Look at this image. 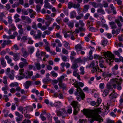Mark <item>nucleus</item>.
<instances>
[{
  "label": "nucleus",
  "instance_id": "58",
  "mask_svg": "<svg viewBox=\"0 0 123 123\" xmlns=\"http://www.w3.org/2000/svg\"><path fill=\"white\" fill-rule=\"evenodd\" d=\"M73 3L72 2H70L68 3V7L69 9H71L72 7H73Z\"/></svg>",
  "mask_w": 123,
  "mask_h": 123
},
{
  "label": "nucleus",
  "instance_id": "38",
  "mask_svg": "<svg viewBox=\"0 0 123 123\" xmlns=\"http://www.w3.org/2000/svg\"><path fill=\"white\" fill-rule=\"evenodd\" d=\"M40 75L38 74H37L35 76H33L31 78L33 80H35L37 78L39 77Z\"/></svg>",
  "mask_w": 123,
  "mask_h": 123
},
{
  "label": "nucleus",
  "instance_id": "50",
  "mask_svg": "<svg viewBox=\"0 0 123 123\" xmlns=\"http://www.w3.org/2000/svg\"><path fill=\"white\" fill-rule=\"evenodd\" d=\"M31 123V121L30 120L25 119L21 123Z\"/></svg>",
  "mask_w": 123,
  "mask_h": 123
},
{
  "label": "nucleus",
  "instance_id": "25",
  "mask_svg": "<svg viewBox=\"0 0 123 123\" xmlns=\"http://www.w3.org/2000/svg\"><path fill=\"white\" fill-rule=\"evenodd\" d=\"M34 47L32 46L29 47L28 49L29 53L30 54H32L34 51Z\"/></svg>",
  "mask_w": 123,
  "mask_h": 123
},
{
  "label": "nucleus",
  "instance_id": "52",
  "mask_svg": "<svg viewBox=\"0 0 123 123\" xmlns=\"http://www.w3.org/2000/svg\"><path fill=\"white\" fill-rule=\"evenodd\" d=\"M62 52L65 54H67L68 53V52L67 50L64 48H63L62 50Z\"/></svg>",
  "mask_w": 123,
  "mask_h": 123
},
{
  "label": "nucleus",
  "instance_id": "40",
  "mask_svg": "<svg viewBox=\"0 0 123 123\" xmlns=\"http://www.w3.org/2000/svg\"><path fill=\"white\" fill-rule=\"evenodd\" d=\"M84 70V68L83 67H81L80 68V74H84L85 73Z\"/></svg>",
  "mask_w": 123,
  "mask_h": 123
},
{
  "label": "nucleus",
  "instance_id": "6",
  "mask_svg": "<svg viewBox=\"0 0 123 123\" xmlns=\"http://www.w3.org/2000/svg\"><path fill=\"white\" fill-rule=\"evenodd\" d=\"M57 115L58 116H62V118H64L67 116V114L65 110L63 109L62 111H60L57 112Z\"/></svg>",
  "mask_w": 123,
  "mask_h": 123
},
{
  "label": "nucleus",
  "instance_id": "16",
  "mask_svg": "<svg viewBox=\"0 0 123 123\" xmlns=\"http://www.w3.org/2000/svg\"><path fill=\"white\" fill-rule=\"evenodd\" d=\"M117 94L115 93L114 91H113L109 95V98L111 99H113L116 98Z\"/></svg>",
  "mask_w": 123,
  "mask_h": 123
},
{
  "label": "nucleus",
  "instance_id": "1",
  "mask_svg": "<svg viewBox=\"0 0 123 123\" xmlns=\"http://www.w3.org/2000/svg\"><path fill=\"white\" fill-rule=\"evenodd\" d=\"M101 111L100 109H98L93 110H89L84 109L83 110V114L88 118H92L90 121V123H93L94 120L99 121V123L101 122V120L103 121V119H101V117L99 115V114L100 113Z\"/></svg>",
  "mask_w": 123,
  "mask_h": 123
},
{
  "label": "nucleus",
  "instance_id": "64",
  "mask_svg": "<svg viewBox=\"0 0 123 123\" xmlns=\"http://www.w3.org/2000/svg\"><path fill=\"white\" fill-rule=\"evenodd\" d=\"M116 22L118 26L119 27H121L122 26L119 20L117 19L116 20Z\"/></svg>",
  "mask_w": 123,
  "mask_h": 123
},
{
  "label": "nucleus",
  "instance_id": "54",
  "mask_svg": "<svg viewBox=\"0 0 123 123\" xmlns=\"http://www.w3.org/2000/svg\"><path fill=\"white\" fill-rule=\"evenodd\" d=\"M101 99L100 98H98L97 99V101L96 102L97 106H98L101 103Z\"/></svg>",
  "mask_w": 123,
  "mask_h": 123
},
{
  "label": "nucleus",
  "instance_id": "49",
  "mask_svg": "<svg viewBox=\"0 0 123 123\" xmlns=\"http://www.w3.org/2000/svg\"><path fill=\"white\" fill-rule=\"evenodd\" d=\"M97 11L98 13H101L102 14H104L105 13V12H104V10L102 9H98L97 10Z\"/></svg>",
  "mask_w": 123,
  "mask_h": 123
},
{
  "label": "nucleus",
  "instance_id": "56",
  "mask_svg": "<svg viewBox=\"0 0 123 123\" xmlns=\"http://www.w3.org/2000/svg\"><path fill=\"white\" fill-rule=\"evenodd\" d=\"M89 9V6L85 5L84 6L83 10L84 11H87Z\"/></svg>",
  "mask_w": 123,
  "mask_h": 123
},
{
  "label": "nucleus",
  "instance_id": "14",
  "mask_svg": "<svg viewBox=\"0 0 123 123\" xmlns=\"http://www.w3.org/2000/svg\"><path fill=\"white\" fill-rule=\"evenodd\" d=\"M28 108H29V107H23L22 106H20L18 108V109L19 111L22 112V114H23L24 112V111H25Z\"/></svg>",
  "mask_w": 123,
  "mask_h": 123
},
{
  "label": "nucleus",
  "instance_id": "13",
  "mask_svg": "<svg viewBox=\"0 0 123 123\" xmlns=\"http://www.w3.org/2000/svg\"><path fill=\"white\" fill-rule=\"evenodd\" d=\"M75 49H76L77 53L78 54V52L82 49V47L80 44H79L75 46Z\"/></svg>",
  "mask_w": 123,
  "mask_h": 123
},
{
  "label": "nucleus",
  "instance_id": "62",
  "mask_svg": "<svg viewBox=\"0 0 123 123\" xmlns=\"http://www.w3.org/2000/svg\"><path fill=\"white\" fill-rule=\"evenodd\" d=\"M54 119L56 123H60V120H58V118L57 117H55Z\"/></svg>",
  "mask_w": 123,
  "mask_h": 123
},
{
  "label": "nucleus",
  "instance_id": "36",
  "mask_svg": "<svg viewBox=\"0 0 123 123\" xmlns=\"http://www.w3.org/2000/svg\"><path fill=\"white\" fill-rule=\"evenodd\" d=\"M64 46L67 49H68L69 47V44L66 41H64L63 42Z\"/></svg>",
  "mask_w": 123,
  "mask_h": 123
},
{
  "label": "nucleus",
  "instance_id": "21",
  "mask_svg": "<svg viewBox=\"0 0 123 123\" xmlns=\"http://www.w3.org/2000/svg\"><path fill=\"white\" fill-rule=\"evenodd\" d=\"M19 86L18 83L16 82L12 83L9 86L11 88H12L14 87H16Z\"/></svg>",
  "mask_w": 123,
  "mask_h": 123
},
{
  "label": "nucleus",
  "instance_id": "2",
  "mask_svg": "<svg viewBox=\"0 0 123 123\" xmlns=\"http://www.w3.org/2000/svg\"><path fill=\"white\" fill-rule=\"evenodd\" d=\"M72 84L77 88L76 91L75 93V95L78 96H80L82 99H83V98L85 97V94L80 87H82L84 86V84L81 82L76 83L74 84V83L72 82Z\"/></svg>",
  "mask_w": 123,
  "mask_h": 123
},
{
  "label": "nucleus",
  "instance_id": "28",
  "mask_svg": "<svg viewBox=\"0 0 123 123\" xmlns=\"http://www.w3.org/2000/svg\"><path fill=\"white\" fill-rule=\"evenodd\" d=\"M18 53H15V54L13 56L14 57V58H13V59L14 61H16L19 59V58L18 57Z\"/></svg>",
  "mask_w": 123,
  "mask_h": 123
},
{
  "label": "nucleus",
  "instance_id": "7",
  "mask_svg": "<svg viewBox=\"0 0 123 123\" xmlns=\"http://www.w3.org/2000/svg\"><path fill=\"white\" fill-rule=\"evenodd\" d=\"M5 59L7 60V63L10 64V66L12 67L14 65V63L12 62V59L9 56L6 55L5 56Z\"/></svg>",
  "mask_w": 123,
  "mask_h": 123
},
{
  "label": "nucleus",
  "instance_id": "3",
  "mask_svg": "<svg viewBox=\"0 0 123 123\" xmlns=\"http://www.w3.org/2000/svg\"><path fill=\"white\" fill-rule=\"evenodd\" d=\"M103 55L106 58V62L109 63V65H110L112 62H113V60L114 59L115 62H120L119 59L115 58L114 55L109 51L103 52Z\"/></svg>",
  "mask_w": 123,
  "mask_h": 123
},
{
  "label": "nucleus",
  "instance_id": "33",
  "mask_svg": "<svg viewBox=\"0 0 123 123\" xmlns=\"http://www.w3.org/2000/svg\"><path fill=\"white\" fill-rule=\"evenodd\" d=\"M110 24L111 25L112 28H116L117 26L114 22H111L110 23Z\"/></svg>",
  "mask_w": 123,
  "mask_h": 123
},
{
  "label": "nucleus",
  "instance_id": "4",
  "mask_svg": "<svg viewBox=\"0 0 123 123\" xmlns=\"http://www.w3.org/2000/svg\"><path fill=\"white\" fill-rule=\"evenodd\" d=\"M122 80V79L118 80L117 79H113L111 80V82L114 88H115L117 87V89L120 90L122 89L121 85Z\"/></svg>",
  "mask_w": 123,
  "mask_h": 123
},
{
  "label": "nucleus",
  "instance_id": "46",
  "mask_svg": "<svg viewBox=\"0 0 123 123\" xmlns=\"http://www.w3.org/2000/svg\"><path fill=\"white\" fill-rule=\"evenodd\" d=\"M61 102L60 101L55 102L54 104V106L55 107L59 106L61 104Z\"/></svg>",
  "mask_w": 123,
  "mask_h": 123
},
{
  "label": "nucleus",
  "instance_id": "42",
  "mask_svg": "<svg viewBox=\"0 0 123 123\" xmlns=\"http://www.w3.org/2000/svg\"><path fill=\"white\" fill-rule=\"evenodd\" d=\"M26 75H28L29 77H31L32 76L33 74V73L32 71L29 72L26 71Z\"/></svg>",
  "mask_w": 123,
  "mask_h": 123
},
{
  "label": "nucleus",
  "instance_id": "44",
  "mask_svg": "<svg viewBox=\"0 0 123 123\" xmlns=\"http://www.w3.org/2000/svg\"><path fill=\"white\" fill-rule=\"evenodd\" d=\"M61 70L63 72L64 71V68L65 66V63H64L62 62L61 63Z\"/></svg>",
  "mask_w": 123,
  "mask_h": 123
},
{
  "label": "nucleus",
  "instance_id": "45",
  "mask_svg": "<svg viewBox=\"0 0 123 123\" xmlns=\"http://www.w3.org/2000/svg\"><path fill=\"white\" fill-rule=\"evenodd\" d=\"M35 66L37 69V70H40L41 69V66L40 64L36 63L35 64Z\"/></svg>",
  "mask_w": 123,
  "mask_h": 123
},
{
  "label": "nucleus",
  "instance_id": "10",
  "mask_svg": "<svg viewBox=\"0 0 123 123\" xmlns=\"http://www.w3.org/2000/svg\"><path fill=\"white\" fill-rule=\"evenodd\" d=\"M0 63L2 67H5L6 66V63L3 57H1L0 58Z\"/></svg>",
  "mask_w": 123,
  "mask_h": 123
},
{
  "label": "nucleus",
  "instance_id": "27",
  "mask_svg": "<svg viewBox=\"0 0 123 123\" xmlns=\"http://www.w3.org/2000/svg\"><path fill=\"white\" fill-rule=\"evenodd\" d=\"M118 69V65L117 64H116L115 65L114 67H113L112 69V70L113 72V73L115 74V73L114 72H116V71H115V70H117Z\"/></svg>",
  "mask_w": 123,
  "mask_h": 123
},
{
  "label": "nucleus",
  "instance_id": "41",
  "mask_svg": "<svg viewBox=\"0 0 123 123\" xmlns=\"http://www.w3.org/2000/svg\"><path fill=\"white\" fill-rule=\"evenodd\" d=\"M41 34H38L36 35H34V37L36 39H37L40 38L41 36Z\"/></svg>",
  "mask_w": 123,
  "mask_h": 123
},
{
  "label": "nucleus",
  "instance_id": "35",
  "mask_svg": "<svg viewBox=\"0 0 123 123\" xmlns=\"http://www.w3.org/2000/svg\"><path fill=\"white\" fill-rule=\"evenodd\" d=\"M3 112L4 114V117H7L9 112V111L5 109L3 110Z\"/></svg>",
  "mask_w": 123,
  "mask_h": 123
},
{
  "label": "nucleus",
  "instance_id": "9",
  "mask_svg": "<svg viewBox=\"0 0 123 123\" xmlns=\"http://www.w3.org/2000/svg\"><path fill=\"white\" fill-rule=\"evenodd\" d=\"M48 1L49 0H45L44 7L46 8L51 9L52 7V6L50 5V4L48 2Z\"/></svg>",
  "mask_w": 123,
  "mask_h": 123
},
{
  "label": "nucleus",
  "instance_id": "59",
  "mask_svg": "<svg viewBox=\"0 0 123 123\" xmlns=\"http://www.w3.org/2000/svg\"><path fill=\"white\" fill-rule=\"evenodd\" d=\"M4 98L5 101L6 102H7L9 100V98L7 95H4Z\"/></svg>",
  "mask_w": 123,
  "mask_h": 123
},
{
  "label": "nucleus",
  "instance_id": "29",
  "mask_svg": "<svg viewBox=\"0 0 123 123\" xmlns=\"http://www.w3.org/2000/svg\"><path fill=\"white\" fill-rule=\"evenodd\" d=\"M73 75L74 76L76 77L79 80H81L80 75L78 74H77L76 72L75 71L73 72Z\"/></svg>",
  "mask_w": 123,
  "mask_h": 123
},
{
  "label": "nucleus",
  "instance_id": "8",
  "mask_svg": "<svg viewBox=\"0 0 123 123\" xmlns=\"http://www.w3.org/2000/svg\"><path fill=\"white\" fill-rule=\"evenodd\" d=\"M21 51L22 56L25 58L27 57L29 55V53L28 52L26 49L23 48H22Z\"/></svg>",
  "mask_w": 123,
  "mask_h": 123
},
{
  "label": "nucleus",
  "instance_id": "30",
  "mask_svg": "<svg viewBox=\"0 0 123 123\" xmlns=\"http://www.w3.org/2000/svg\"><path fill=\"white\" fill-rule=\"evenodd\" d=\"M3 81H2L5 85H6L7 84V77L6 76H4L3 78Z\"/></svg>",
  "mask_w": 123,
  "mask_h": 123
},
{
  "label": "nucleus",
  "instance_id": "51",
  "mask_svg": "<svg viewBox=\"0 0 123 123\" xmlns=\"http://www.w3.org/2000/svg\"><path fill=\"white\" fill-rule=\"evenodd\" d=\"M52 76L54 77H56L58 75L57 74L55 73L54 71H52L51 73Z\"/></svg>",
  "mask_w": 123,
  "mask_h": 123
},
{
  "label": "nucleus",
  "instance_id": "37",
  "mask_svg": "<svg viewBox=\"0 0 123 123\" xmlns=\"http://www.w3.org/2000/svg\"><path fill=\"white\" fill-rule=\"evenodd\" d=\"M23 115H20L19 116L17 117L16 120L17 122H18L21 121L22 120V119L23 118Z\"/></svg>",
  "mask_w": 123,
  "mask_h": 123
},
{
  "label": "nucleus",
  "instance_id": "63",
  "mask_svg": "<svg viewBox=\"0 0 123 123\" xmlns=\"http://www.w3.org/2000/svg\"><path fill=\"white\" fill-rule=\"evenodd\" d=\"M80 5L79 4H73V7L74 8H78L80 7Z\"/></svg>",
  "mask_w": 123,
  "mask_h": 123
},
{
  "label": "nucleus",
  "instance_id": "12",
  "mask_svg": "<svg viewBox=\"0 0 123 123\" xmlns=\"http://www.w3.org/2000/svg\"><path fill=\"white\" fill-rule=\"evenodd\" d=\"M32 81H26L25 84V87L26 89L29 88V87L32 84Z\"/></svg>",
  "mask_w": 123,
  "mask_h": 123
},
{
  "label": "nucleus",
  "instance_id": "20",
  "mask_svg": "<svg viewBox=\"0 0 123 123\" xmlns=\"http://www.w3.org/2000/svg\"><path fill=\"white\" fill-rule=\"evenodd\" d=\"M68 33H69L70 34H68V36L70 37L71 39L72 40H74L75 39L74 35L72 32L68 31Z\"/></svg>",
  "mask_w": 123,
  "mask_h": 123
},
{
  "label": "nucleus",
  "instance_id": "17",
  "mask_svg": "<svg viewBox=\"0 0 123 123\" xmlns=\"http://www.w3.org/2000/svg\"><path fill=\"white\" fill-rule=\"evenodd\" d=\"M19 74L20 75L24 76L26 75V71H25L23 69H20L19 70Z\"/></svg>",
  "mask_w": 123,
  "mask_h": 123
},
{
  "label": "nucleus",
  "instance_id": "5",
  "mask_svg": "<svg viewBox=\"0 0 123 123\" xmlns=\"http://www.w3.org/2000/svg\"><path fill=\"white\" fill-rule=\"evenodd\" d=\"M20 60L22 62H20L19 63V66L20 68H23V67L26 66L29 64L26 59L22 57L20 58Z\"/></svg>",
  "mask_w": 123,
  "mask_h": 123
},
{
  "label": "nucleus",
  "instance_id": "15",
  "mask_svg": "<svg viewBox=\"0 0 123 123\" xmlns=\"http://www.w3.org/2000/svg\"><path fill=\"white\" fill-rule=\"evenodd\" d=\"M91 5L94 7L96 8L99 6L101 7H103V6L101 3H97L95 2L92 3Z\"/></svg>",
  "mask_w": 123,
  "mask_h": 123
},
{
  "label": "nucleus",
  "instance_id": "55",
  "mask_svg": "<svg viewBox=\"0 0 123 123\" xmlns=\"http://www.w3.org/2000/svg\"><path fill=\"white\" fill-rule=\"evenodd\" d=\"M38 21L39 22H42V23L44 24L45 22V20L43 19H42L41 18H38L37 19Z\"/></svg>",
  "mask_w": 123,
  "mask_h": 123
},
{
  "label": "nucleus",
  "instance_id": "24",
  "mask_svg": "<svg viewBox=\"0 0 123 123\" xmlns=\"http://www.w3.org/2000/svg\"><path fill=\"white\" fill-rule=\"evenodd\" d=\"M65 77L64 75H62L57 79V80L59 82V83H62L63 80L64 79Z\"/></svg>",
  "mask_w": 123,
  "mask_h": 123
},
{
  "label": "nucleus",
  "instance_id": "18",
  "mask_svg": "<svg viewBox=\"0 0 123 123\" xmlns=\"http://www.w3.org/2000/svg\"><path fill=\"white\" fill-rule=\"evenodd\" d=\"M95 63L96 64L95 67L92 68V69L91 70L92 72V73H94L95 72H96L97 71V68L98 65V62L96 61L95 62Z\"/></svg>",
  "mask_w": 123,
  "mask_h": 123
},
{
  "label": "nucleus",
  "instance_id": "34",
  "mask_svg": "<svg viewBox=\"0 0 123 123\" xmlns=\"http://www.w3.org/2000/svg\"><path fill=\"white\" fill-rule=\"evenodd\" d=\"M109 91L106 89H105L103 93V95L104 97H105L108 94Z\"/></svg>",
  "mask_w": 123,
  "mask_h": 123
},
{
  "label": "nucleus",
  "instance_id": "39",
  "mask_svg": "<svg viewBox=\"0 0 123 123\" xmlns=\"http://www.w3.org/2000/svg\"><path fill=\"white\" fill-rule=\"evenodd\" d=\"M79 107L76 108H74V115H76L78 113V111H79L80 110L79 109Z\"/></svg>",
  "mask_w": 123,
  "mask_h": 123
},
{
  "label": "nucleus",
  "instance_id": "32",
  "mask_svg": "<svg viewBox=\"0 0 123 123\" xmlns=\"http://www.w3.org/2000/svg\"><path fill=\"white\" fill-rule=\"evenodd\" d=\"M8 77L11 80H13L14 79V74H12L11 73H9L7 74Z\"/></svg>",
  "mask_w": 123,
  "mask_h": 123
},
{
  "label": "nucleus",
  "instance_id": "53",
  "mask_svg": "<svg viewBox=\"0 0 123 123\" xmlns=\"http://www.w3.org/2000/svg\"><path fill=\"white\" fill-rule=\"evenodd\" d=\"M87 121L86 120L80 119L78 122V123H87Z\"/></svg>",
  "mask_w": 123,
  "mask_h": 123
},
{
  "label": "nucleus",
  "instance_id": "60",
  "mask_svg": "<svg viewBox=\"0 0 123 123\" xmlns=\"http://www.w3.org/2000/svg\"><path fill=\"white\" fill-rule=\"evenodd\" d=\"M107 87L109 90H110L112 89L110 84L109 83H108L107 85Z\"/></svg>",
  "mask_w": 123,
  "mask_h": 123
},
{
  "label": "nucleus",
  "instance_id": "26",
  "mask_svg": "<svg viewBox=\"0 0 123 123\" xmlns=\"http://www.w3.org/2000/svg\"><path fill=\"white\" fill-rule=\"evenodd\" d=\"M45 19L48 20V23H50L51 21H52L54 20V19L50 17L48 15H47L46 16Z\"/></svg>",
  "mask_w": 123,
  "mask_h": 123
},
{
  "label": "nucleus",
  "instance_id": "19",
  "mask_svg": "<svg viewBox=\"0 0 123 123\" xmlns=\"http://www.w3.org/2000/svg\"><path fill=\"white\" fill-rule=\"evenodd\" d=\"M70 17L71 18H74L76 16V13L75 11L71 12L70 13Z\"/></svg>",
  "mask_w": 123,
  "mask_h": 123
},
{
  "label": "nucleus",
  "instance_id": "11",
  "mask_svg": "<svg viewBox=\"0 0 123 123\" xmlns=\"http://www.w3.org/2000/svg\"><path fill=\"white\" fill-rule=\"evenodd\" d=\"M71 105L74 108H76L79 107L80 105L78 104V103L74 101H72L71 104Z\"/></svg>",
  "mask_w": 123,
  "mask_h": 123
},
{
  "label": "nucleus",
  "instance_id": "23",
  "mask_svg": "<svg viewBox=\"0 0 123 123\" xmlns=\"http://www.w3.org/2000/svg\"><path fill=\"white\" fill-rule=\"evenodd\" d=\"M19 16V15L18 14H16L14 16V17L15 20V22H18L20 21V19L18 18Z\"/></svg>",
  "mask_w": 123,
  "mask_h": 123
},
{
  "label": "nucleus",
  "instance_id": "48",
  "mask_svg": "<svg viewBox=\"0 0 123 123\" xmlns=\"http://www.w3.org/2000/svg\"><path fill=\"white\" fill-rule=\"evenodd\" d=\"M55 35L56 37L57 38L61 39L62 38V36L60 35V32L56 33L55 34Z\"/></svg>",
  "mask_w": 123,
  "mask_h": 123
},
{
  "label": "nucleus",
  "instance_id": "57",
  "mask_svg": "<svg viewBox=\"0 0 123 123\" xmlns=\"http://www.w3.org/2000/svg\"><path fill=\"white\" fill-rule=\"evenodd\" d=\"M107 40L106 39H105L102 41V43L103 45L105 46L107 44Z\"/></svg>",
  "mask_w": 123,
  "mask_h": 123
},
{
  "label": "nucleus",
  "instance_id": "47",
  "mask_svg": "<svg viewBox=\"0 0 123 123\" xmlns=\"http://www.w3.org/2000/svg\"><path fill=\"white\" fill-rule=\"evenodd\" d=\"M105 84L104 83H100L99 85V87L101 89H104L105 87Z\"/></svg>",
  "mask_w": 123,
  "mask_h": 123
},
{
  "label": "nucleus",
  "instance_id": "22",
  "mask_svg": "<svg viewBox=\"0 0 123 123\" xmlns=\"http://www.w3.org/2000/svg\"><path fill=\"white\" fill-rule=\"evenodd\" d=\"M58 85L59 86L62 88L63 89H64L66 88V85L64 83H59Z\"/></svg>",
  "mask_w": 123,
  "mask_h": 123
},
{
  "label": "nucleus",
  "instance_id": "61",
  "mask_svg": "<svg viewBox=\"0 0 123 123\" xmlns=\"http://www.w3.org/2000/svg\"><path fill=\"white\" fill-rule=\"evenodd\" d=\"M83 61L80 58H79L76 60L75 62L76 63H80L82 62Z\"/></svg>",
  "mask_w": 123,
  "mask_h": 123
},
{
  "label": "nucleus",
  "instance_id": "43",
  "mask_svg": "<svg viewBox=\"0 0 123 123\" xmlns=\"http://www.w3.org/2000/svg\"><path fill=\"white\" fill-rule=\"evenodd\" d=\"M50 79L49 78H45L43 80V82L44 84H47L48 82L50 81Z\"/></svg>",
  "mask_w": 123,
  "mask_h": 123
},
{
  "label": "nucleus",
  "instance_id": "31",
  "mask_svg": "<svg viewBox=\"0 0 123 123\" xmlns=\"http://www.w3.org/2000/svg\"><path fill=\"white\" fill-rule=\"evenodd\" d=\"M99 66L100 67L103 68H106V67L105 66H104V62L103 61L100 60L99 61Z\"/></svg>",
  "mask_w": 123,
  "mask_h": 123
}]
</instances>
